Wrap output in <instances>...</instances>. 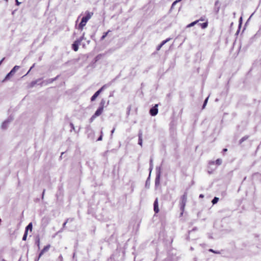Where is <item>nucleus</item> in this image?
Segmentation results:
<instances>
[{"label":"nucleus","mask_w":261,"mask_h":261,"mask_svg":"<svg viewBox=\"0 0 261 261\" xmlns=\"http://www.w3.org/2000/svg\"><path fill=\"white\" fill-rule=\"evenodd\" d=\"M19 68V66H15L10 71V72L7 74V75L6 76L5 78L2 81V82H5V81L8 80L10 77L14 75L15 72L17 70H18Z\"/></svg>","instance_id":"obj_1"},{"label":"nucleus","mask_w":261,"mask_h":261,"mask_svg":"<svg viewBox=\"0 0 261 261\" xmlns=\"http://www.w3.org/2000/svg\"><path fill=\"white\" fill-rule=\"evenodd\" d=\"M180 209L184 211L187 201V194L185 193L180 198Z\"/></svg>","instance_id":"obj_2"},{"label":"nucleus","mask_w":261,"mask_h":261,"mask_svg":"<svg viewBox=\"0 0 261 261\" xmlns=\"http://www.w3.org/2000/svg\"><path fill=\"white\" fill-rule=\"evenodd\" d=\"M86 16L83 17V27L86 24V22L89 20L92 15H93V12L87 11L85 13Z\"/></svg>","instance_id":"obj_3"},{"label":"nucleus","mask_w":261,"mask_h":261,"mask_svg":"<svg viewBox=\"0 0 261 261\" xmlns=\"http://www.w3.org/2000/svg\"><path fill=\"white\" fill-rule=\"evenodd\" d=\"M108 86L107 85H103L100 89H99L97 91H96L94 94L91 97V100L92 101H94L96 98L98 97L99 94L106 88H107Z\"/></svg>","instance_id":"obj_4"},{"label":"nucleus","mask_w":261,"mask_h":261,"mask_svg":"<svg viewBox=\"0 0 261 261\" xmlns=\"http://www.w3.org/2000/svg\"><path fill=\"white\" fill-rule=\"evenodd\" d=\"M59 75H57L56 77L55 78H53V79H49L47 80H45V81H42L41 84H40V85L41 86H45V85H47L49 84H51L53 82H54L55 81H56V80H57L59 77Z\"/></svg>","instance_id":"obj_5"},{"label":"nucleus","mask_w":261,"mask_h":261,"mask_svg":"<svg viewBox=\"0 0 261 261\" xmlns=\"http://www.w3.org/2000/svg\"><path fill=\"white\" fill-rule=\"evenodd\" d=\"M81 38L77 40H76L72 45V48L74 51H77L79 48V46L81 44Z\"/></svg>","instance_id":"obj_6"},{"label":"nucleus","mask_w":261,"mask_h":261,"mask_svg":"<svg viewBox=\"0 0 261 261\" xmlns=\"http://www.w3.org/2000/svg\"><path fill=\"white\" fill-rule=\"evenodd\" d=\"M103 109L102 108H98L95 112L94 114L92 116L91 119H95L96 117L100 116L103 112Z\"/></svg>","instance_id":"obj_7"},{"label":"nucleus","mask_w":261,"mask_h":261,"mask_svg":"<svg viewBox=\"0 0 261 261\" xmlns=\"http://www.w3.org/2000/svg\"><path fill=\"white\" fill-rule=\"evenodd\" d=\"M158 105H155V106L150 109L149 111L150 114L151 116H155L158 113V109L157 108Z\"/></svg>","instance_id":"obj_8"},{"label":"nucleus","mask_w":261,"mask_h":261,"mask_svg":"<svg viewBox=\"0 0 261 261\" xmlns=\"http://www.w3.org/2000/svg\"><path fill=\"white\" fill-rule=\"evenodd\" d=\"M13 118L11 117H10L6 120H5L2 124V128L3 129H6L7 128V126L10 123L12 120Z\"/></svg>","instance_id":"obj_9"},{"label":"nucleus","mask_w":261,"mask_h":261,"mask_svg":"<svg viewBox=\"0 0 261 261\" xmlns=\"http://www.w3.org/2000/svg\"><path fill=\"white\" fill-rule=\"evenodd\" d=\"M50 247V245H46V246H45L43 249L41 251L39 255V257H41V256L45 252H47L49 248Z\"/></svg>","instance_id":"obj_10"},{"label":"nucleus","mask_w":261,"mask_h":261,"mask_svg":"<svg viewBox=\"0 0 261 261\" xmlns=\"http://www.w3.org/2000/svg\"><path fill=\"white\" fill-rule=\"evenodd\" d=\"M153 206H154V211L155 212V213H159V208L158 201L157 198L155 199V200L154 202Z\"/></svg>","instance_id":"obj_11"},{"label":"nucleus","mask_w":261,"mask_h":261,"mask_svg":"<svg viewBox=\"0 0 261 261\" xmlns=\"http://www.w3.org/2000/svg\"><path fill=\"white\" fill-rule=\"evenodd\" d=\"M170 40V38H167V39L163 40L160 44H159L156 48L157 50H159L161 47L167 42Z\"/></svg>","instance_id":"obj_12"},{"label":"nucleus","mask_w":261,"mask_h":261,"mask_svg":"<svg viewBox=\"0 0 261 261\" xmlns=\"http://www.w3.org/2000/svg\"><path fill=\"white\" fill-rule=\"evenodd\" d=\"M138 137H139V140H138V144L142 146V133L141 132H140L138 134Z\"/></svg>","instance_id":"obj_13"},{"label":"nucleus","mask_w":261,"mask_h":261,"mask_svg":"<svg viewBox=\"0 0 261 261\" xmlns=\"http://www.w3.org/2000/svg\"><path fill=\"white\" fill-rule=\"evenodd\" d=\"M79 21H80V19H79V18H78V19L76 20V23L79 22V24L77 25H76V28L80 30H82V20L80 22H79Z\"/></svg>","instance_id":"obj_14"},{"label":"nucleus","mask_w":261,"mask_h":261,"mask_svg":"<svg viewBox=\"0 0 261 261\" xmlns=\"http://www.w3.org/2000/svg\"><path fill=\"white\" fill-rule=\"evenodd\" d=\"M105 102H106V101L103 99H101V100L100 102V104H99V108H102V109H103L105 105Z\"/></svg>","instance_id":"obj_15"},{"label":"nucleus","mask_w":261,"mask_h":261,"mask_svg":"<svg viewBox=\"0 0 261 261\" xmlns=\"http://www.w3.org/2000/svg\"><path fill=\"white\" fill-rule=\"evenodd\" d=\"M198 22H199V20H196L195 21H193V22H191V23L189 24L187 26V28L192 27L194 26L195 24H196V23H197Z\"/></svg>","instance_id":"obj_16"},{"label":"nucleus","mask_w":261,"mask_h":261,"mask_svg":"<svg viewBox=\"0 0 261 261\" xmlns=\"http://www.w3.org/2000/svg\"><path fill=\"white\" fill-rule=\"evenodd\" d=\"M199 25L201 26L202 29H205L207 27L208 25V22H205L202 23H200Z\"/></svg>","instance_id":"obj_17"},{"label":"nucleus","mask_w":261,"mask_h":261,"mask_svg":"<svg viewBox=\"0 0 261 261\" xmlns=\"http://www.w3.org/2000/svg\"><path fill=\"white\" fill-rule=\"evenodd\" d=\"M28 230H29V229H25L24 234V235L23 236V238H22V240H23V241H25L26 240L27 237V235H28Z\"/></svg>","instance_id":"obj_18"},{"label":"nucleus","mask_w":261,"mask_h":261,"mask_svg":"<svg viewBox=\"0 0 261 261\" xmlns=\"http://www.w3.org/2000/svg\"><path fill=\"white\" fill-rule=\"evenodd\" d=\"M248 136H244L241 139V140H240V143L241 144L243 142H244V141L247 140L248 139Z\"/></svg>","instance_id":"obj_19"},{"label":"nucleus","mask_w":261,"mask_h":261,"mask_svg":"<svg viewBox=\"0 0 261 261\" xmlns=\"http://www.w3.org/2000/svg\"><path fill=\"white\" fill-rule=\"evenodd\" d=\"M110 32V30H109L108 32L104 33H103V35H102V37H101V40H103V39L106 38V37L108 35V33H109Z\"/></svg>","instance_id":"obj_20"},{"label":"nucleus","mask_w":261,"mask_h":261,"mask_svg":"<svg viewBox=\"0 0 261 261\" xmlns=\"http://www.w3.org/2000/svg\"><path fill=\"white\" fill-rule=\"evenodd\" d=\"M40 80V79L38 80H36V81H33L31 82V86L32 87H34L37 83Z\"/></svg>","instance_id":"obj_21"},{"label":"nucleus","mask_w":261,"mask_h":261,"mask_svg":"<svg viewBox=\"0 0 261 261\" xmlns=\"http://www.w3.org/2000/svg\"><path fill=\"white\" fill-rule=\"evenodd\" d=\"M218 200H219V198H217V197H215V198L213 199V200H212V202L213 204H216V203H217V202L218 201Z\"/></svg>","instance_id":"obj_22"},{"label":"nucleus","mask_w":261,"mask_h":261,"mask_svg":"<svg viewBox=\"0 0 261 261\" xmlns=\"http://www.w3.org/2000/svg\"><path fill=\"white\" fill-rule=\"evenodd\" d=\"M208 251H209L210 252H211L214 253H215V254H220V252L219 251H215V250H213V249H210L208 250Z\"/></svg>","instance_id":"obj_23"},{"label":"nucleus","mask_w":261,"mask_h":261,"mask_svg":"<svg viewBox=\"0 0 261 261\" xmlns=\"http://www.w3.org/2000/svg\"><path fill=\"white\" fill-rule=\"evenodd\" d=\"M221 163H222V161H221V159H218L216 160V164L217 165H221Z\"/></svg>","instance_id":"obj_24"},{"label":"nucleus","mask_w":261,"mask_h":261,"mask_svg":"<svg viewBox=\"0 0 261 261\" xmlns=\"http://www.w3.org/2000/svg\"><path fill=\"white\" fill-rule=\"evenodd\" d=\"M36 243L38 247V248L40 247V239L39 238H38L37 239H36Z\"/></svg>","instance_id":"obj_25"},{"label":"nucleus","mask_w":261,"mask_h":261,"mask_svg":"<svg viewBox=\"0 0 261 261\" xmlns=\"http://www.w3.org/2000/svg\"><path fill=\"white\" fill-rule=\"evenodd\" d=\"M33 224L32 223H30L28 225L25 227V228H32Z\"/></svg>","instance_id":"obj_26"},{"label":"nucleus","mask_w":261,"mask_h":261,"mask_svg":"<svg viewBox=\"0 0 261 261\" xmlns=\"http://www.w3.org/2000/svg\"><path fill=\"white\" fill-rule=\"evenodd\" d=\"M207 99H208V98H207L204 102V104H203V107L204 108L205 107V106L206 105V103H207Z\"/></svg>","instance_id":"obj_27"},{"label":"nucleus","mask_w":261,"mask_h":261,"mask_svg":"<svg viewBox=\"0 0 261 261\" xmlns=\"http://www.w3.org/2000/svg\"><path fill=\"white\" fill-rule=\"evenodd\" d=\"M177 3V1H175L174 2L172 5V7H173L176 3Z\"/></svg>","instance_id":"obj_28"},{"label":"nucleus","mask_w":261,"mask_h":261,"mask_svg":"<svg viewBox=\"0 0 261 261\" xmlns=\"http://www.w3.org/2000/svg\"><path fill=\"white\" fill-rule=\"evenodd\" d=\"M102 135H101L99 138L98 139H97L98 141H100L102 140Z\"/></svg>","instance_id":"obj_29"},{"label":"nucleus","mask_w":261,"mask_h":261,"mask_svg":"<svg viewBox=\"0 0 261 261\" xmlns=\"http://www.w3.org/2000/svg\"><path fill=\"white\" fill-rule=\"evenodd\" d=\"M198 20H199V21H203V20H204V18L203 17H201Z\"/></svg>","instance_id":"obj_30"},{"label":"nucleus","mask_w":261,"mask_h":261,"mask_svg":"<svg viewBox=\"0 0 261 261\" xmlns=\"http://www.w3.org/2000/svg\"><path fill=\"white\" fill-rule=\"evenodd\" d=\"M44 193H45V190H43V193H42V198H43Z\"/></svg>","instance_id":"obj_31"},{"label":"nucleus","mask_w":261,"mask_h":261,"mask_svg":"<svg viewBox=\"0 0 261 261\" xmlns=\"http://www.w3.org/2000/svg\"><path fill=\"white\" fill-rule=\"evenodd\" d=\"M34 66H35V64H34L33 65V66L31 67V68L30 69L29 71H30V70H31V69H32L34 67Z\"/></svg>","instance_id":"obj_32"},{"label":"nucleus","mask_w":261,"mask_h":261,"mask_svg":"<svg viewBox=\"0 0 261 261\" xmlns=\"http://www.w3.org/2000/svg\"><path fill=\"white\" fill-rule=\"evenodd\" d=\"M227 151V149L226 148H224V149H223V152H226Z\"/></svg>","instance_id":"obj_33"},{"label":"nucleus","mask_w":261,"mask_h":261,"mask_svg":"<svg viewBox=\"0 0 261 261\" xmlns=\"http://www.w3.org/2000/svg\"><path fill=\"white\" fill-rule=\"evenodd\" d=\"M5 58H3L1 61H0V65L2 64L3 61L4 60Z\"/></svg>","instance_id":"obj_34"},{"label":"nucleus","mask_w":261,"mask_h":261,"mask_svg":"<svg viewBox=\"0 0 261 261\" xmlns=\"http://www.w3.org/2000/svg\"><path fill=\"white\" fill-rule=\"evenodd\" d=\"M16 2L17 5H19L20 3H19L17 0H16Z\"/></svg>","instance_id":"obj_35"},{"label":"nucleus","mask_w":261,"mask_h":261,"mask_svg":"<svg viewBox=\"0 0 261 261\" xmlns=\"http://www.w3.org/2000/svg\"><path fill=\"white\" fill-rule=\"evenodd\" d=\"M66 224V222H64V223H63V226H64V227L65 226Z\"/></svg>","instance_id":"obj_36"},{"label":"nucleus","mask_w":261,"mask_h":261,"mask_svg":"<svg viewBox=\"0 0 261 261\" xmlns=\"http://www.w3.org/2000/svg\"><path fill=\"white\" fill-rule=\"evenodd\" d=\"M181 0H176V1H177V3L179 2V1H180Z\"/></svg>","instance_id":"obj_37"},{"label":"nucleus","mask_w":261,"mask_h":261,"mask_svg":"<svg viewBox=\"0 0 261 261\" xmlns=\"http://www.w3.org/2000/svg\"><path fill=\"white\" fill-rule=\"evenodd\" d=\"M200 197H203V196H202V195H200Z\"/></svg>","instance_id":"obj_38"},{"label":"nucleus","mask_w":261,"mask_h":261,"mask_svg":"<svg viewBox=\"0 0 261 261\" xmlns=\"http://www.w3.org/2000/svg\"><path fill=\"white\" fill-rule=\"evenodd\" d=\"M70 125L72 126V127H73V124H70Z\"/></svg>","instance_id":"obj_39"}]
</instances>
